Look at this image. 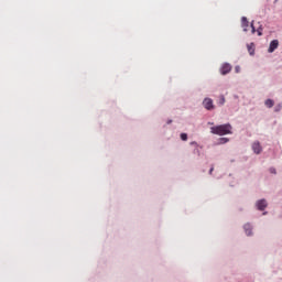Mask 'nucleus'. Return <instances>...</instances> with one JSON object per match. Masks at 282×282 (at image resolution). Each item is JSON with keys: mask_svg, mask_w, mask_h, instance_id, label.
<instances>
[{"mask_svg": "<svg viewBox=\"0 0 282 282\" xmlns=\"http://www.w3.org/2000/svg\"><path fill=\"white\" fill-rule=\"evenodd\" d=\"M252 151H254L256 154H261L262 147L259 141H256L254 143H252Z\"/></svg>", "mask_w": 282, "mask_h": 282, "instance_id": "nucleus-4", "label": "nucleus"}, {"mask_svg": "<svg viewBox=\"0 0 282 282\" xmlns=\"http://www.w3.org/2000/svg\"><path fill=\"white\" fill-rule=\"evenodd\" d=\"M279 45H280V42H278V40L271 41L269 46V53L272 54L278 48Z\"/></svg>", "mask_w": 282, "mask_h": 282, "instance_id": "nucleus-5", "label": "nucleus"}, {"mask_svg": "<svg viewBox=\"0 0 282 282\" xmlns=\"http://www.w3.org/2000/svg\"><path fill=\"white\" fill-rule=\"evenodd\" d=\"M265 106L267 108L272 109V107L274 106V101L272 99H267Z\"/></svg>", "mask_w": 282, "mask_h": 282, "instance_id": "nucleus-11", "label": "nucleus"}, {"mask_svg": "<svg viewBox=\"0 0 282 282\" xmlns=\"http://www.w3.org/2000/svg\"><path fill=\"white\" fill-rule=\"evenodd\" d=\"M282 109V105L279 104L278 106L274 107V112H280Z\"/></svg>", "mask_w": 282, "mask_h": 282, "instance_id": "nucleus-14", "label": "nucleus"}, {"mask_svg": "<svg viewBox=\"0 0 282 282\" xmlns=\"http://www.w3.org/2000/svg\"><path fill=\"white\" fill-rule=\"evenodd\" d=\"M203 107H205V109L207 111H212L214 109V102L212 98H205V100H203Z\"/></svg>", "mask_w": 282, "mask_h": 282, "instance_id": "nucleus-2", "label": "nucleus"}, {"mask_svg": "<svg viewBox=\"0 0 282 282\" xmlns=\"http://www.w3.org/2000/svg\"><path fill=\"white\" fill-rule=\"evenodd\" d=\"M234 70L236 72V74H239V73H240V67H239V66H236V67L234 68Z\"/></svg>", "mask_w": 282, "mask_h": 282, "instance_id": "nucleus-16", "label": "nucleus"}, {"mask_svg": "<svg viewBox=\"0 0 282 282\" xmlns=\"http://www.w3.org/2000/svg\"><path fill=\"white\" fill-rule=\"evenodd\" d=\"M180 138H181V141H187V134L186 133H181Z\"/></svg>", "mask_w": 282, "mask_h": 282, "instance_id": "nucleus-15", "label": "nucleus"}, {"mask_svg": "<svg viewBox=\"0 0 282 282\" xmlns=\"http://www.w3.org/2000/svg\"><path fill=\"white\" fill-rule=\"evenodd\" d=\"M231 69H232V67L229 63H224V65H221V67H220V74L223 76L230 74Z\"/></svg>", "mask_w": 282, "mask_h": 282, "instance_id": "nucleus-3", "label": "nucleus"}, {"mask_svg": "<svg viewBox=\"0 0 282 282\" xmlns=\"http://www.w3.org/2000/svg\"><path fill=\"white\" fill-rule=\"evenodd\" d=\"M171 123H172V120H169V121H167V124H171Z\"/></svg>", "mask_w": 282, "mask_h": 282, "instance_id": "nucleus-19", "label": "nucleus"}, {"mask_svg": "<svg viewBox=\"0 0 282 282\" xmlns=\"http://www.w3.org/2000/svg\"><path fill=\"white\" fill-rule=\"evenodd\" d=\"M256 207H258V210L260 212L265 210L267 200L265 199L258 200V203H256Z\"/></svg>", "mask_w": 282, "mask_h": 282, "instance_id": "nucleus-6", "label": "nucleus"}, {"mask_svg": "<svg viewBox=\"0 0 282 282\" xmlns=\"http://www.w3.org/2000/svg\"><path fill=\"white\" fill-rule=\"evenodd\" d=\"M230 140L227 139V138H220L218 139V144H225V143H228Z\"/></svg>", "mask_w": 282, "mask_h": 282, "instance_id": "nucleus-12", "label": "nucleus"}, {"mask_svg": "<svg viewBox=\"0 0 282 282\" xmlns=\"http://www.w3.org/2000/svg\"><path fill=\"white\" fill-rule=\"evenodd\" d=\"M207 124H210V126H213L214 123H213V122H207Z\"/></svg>", "mask_w": 282, "mask_h": 282, "instance_id": "nucleus-20", "label": "nucleus"}, {"mask_svg": "<svg viewBox=\"0 0 282 282\" xmlns=\"http://www.w3.org/2000/svg\"><path fill=\"white\" fill-rule=\"evenodd\" d=\"M232 126L230 123L221 124V126H216L210 128V133L214 135H229L232 134Z\"/></svg>", "mask_w": 282, "mask_h": 282, "instance_id": "nucleus-1", "label": "nucleus"}, {"mask_svg": "<svg viewBox=\"0 0 282 282\" xmlns=\"http://www.w3.org/2000/svg\"><path fill=\"white\" fill-rule=\"evenodd\" d=\"M243 229H245V234H247L248 237H251V235H253L252 232L253 228L251 227L250 224L245 225Z\"/></svg>", "mask_w": 282, "mask_h": 282, "instance_id": "nucleus-7", "label": "nucleus"}, {"mask_svg": "<svg viewBox=\"0 0 282 282\" xmlns=\"http://www.w3.org/2000/svg\"><path fill=\"white\" fill-rule=\"evenodd\" d=\"M247 48H248L249 55H254V44L253 43L248 44Z\"/></svg>", "mask_w": 282, "mask_h": 282, "instance_id": "nucleus-9", "label": "nucleus"}, {"mask_svg": "<svg viewBox=\"0 0 282 282\" xmlns=\"http://www.w3.org/2000/svg\"><path fill=\"white\" fill-rule=\"evenodd\" d=\"M242 28H243V32L248 31V20L246 17L242 18Z\"/></svg>", "mask_w": 282, "mask_h": 282, "instance_id": "nucleus-10", "label": "nucleus"}, {"mask_svg": "<svg viewBox=\"0 0 282 282\" xmlns=\"http://www.w3.org/2000/svg\"><path fill=\"white\" fill-rule=\"evenodd\" d=\"M262 31H263L262 26H259V29L257 30V29H254L253 23H251V33L252 34L258 32V36H262Z\"/></svg>", "mask_w": 282, "mask_h": 282, "instance_id": "nucleus-8", "label": "nucleus"}, {"mask_svg": "<svg viewBox=\"0 0 282 282\" xmlns=\"http://www.w3.org/2000/svg\"><path fill=\"white\" fill-rule=\"evenodd\" d=\"M218 105H220V106L225 105V97L224 96L218 98Z\"/></svg>", "mask_w": 282, "mask_h": 282, "instance_id": "nucleus-13", "label": "nucleus"}, {"mask_svg": "<svg viewBox=\"0 0 282 282\" xmlns=\"http://www.w3.org/2000/svg\"><path fill=\"white\" fill-rule=\"evenodd\" d=\"M270 173L276 174V170H275L274 167H271V169H270Z\"/></svg>", "mask_w": 282, "mask_h": 282, "instance_id": "nucleus-17", "label": "nucleus"}, {"mask_svg": "<svg viewBox=\"0 0 282 282\" xmlns=\"http://www.w3.org/2000/svg\"><path fill=\"white\" fill-rule=\"evenodd\" d=\"M213 171H214V167H210L209 174H212V173H213Z\"/></svg>", "mask_w": 282, "mask_h": 282, "instance_id": "nucleus-18", "label": "nucleus"}]
</instances>
